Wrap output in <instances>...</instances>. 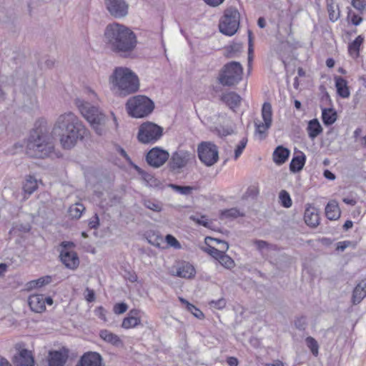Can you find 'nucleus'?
<instances>
[{
    "instance_id": "23",
    "label": "nucleus",
    "mask_w": 366,
    "mask_h": 366,
    "mask_svg": "<svg viewBox=\"0 0 366 366\" xmlns=\"http://www.w3.org/2000/svg\"><path fill=\"white\" fill-rule=\"evenodd\" d=\"M304 219L307 225L312 227H317L320 222V217L317 209L311 205L307 207L305 211Z\"/></svg>"
},
{
    "instance_id": "43",
    "label": "nucleus",
    "mask_w": 366,
    "mask_h": 366,
    "mask_svg": "<svg viewBox=\"0 0 366 366\" xmlns=\"http://www.w3.org/2000/svg\"><path fill=\"white\" fill-rule=\"evenodd\" d=\"M280 202L281 205L285 208H290L292 204V201L290 194L285 191L282 190L279 194Z\"/></svg>"
},
{
    "instance_id": "39",
    "label": "nucleus",
    "mask_w": 366,
    "mask_h": 366,
    "mask_svg": "<svg viewBox=\"0 0 366 366\" xmlns=\"http://www.w3.org/2000/svg\"><path fill=\"white\" fill-rule=\"evenodd\" d=\"M171 187L174 192L179 193L183 195H189L195 190V187L191 186H180L174 184H170Z\"/></svg>"
},
{
    "instance_id": "57",
    "label": "nucleus",
    "mask_w": 366,
    "mask_h": 366,
    "mask_svg": "<svg viewBox=\"0 0 366 366\" xmlns=\"http://www.w3.org/2000/svg\"><path fill=\"white\" fill-rule=\"evenodd\" d=\"M240 49H241V46L239 44L231 45L228 49V51H229L228 56L230 58L234 57V55H232V53L238 52L240 51Z\"/></svg>"
},
{
    "instance_id": "19",
    "label": "nucleus",
    "mask_w": 366,
    "mask_h": 366,
    "mask_svg": "<svg viewBox=\"0 0 366 366\" xmlns=\"http://www.w3.org/2000/svg\"><path fill=\"white\" fill-rule=\"evenodd\" d=\"M15 366H34V360L31 352L26 349L21 350L14 357Z\"/></svg>"
},
{
    "instance_id": "58",
    "label": "nucleus",
    "mask_w": 366,
    "mask_h": 366,
    "mask_svg": "<svg viewBox=\"0 0 366 366\" xmlns=\"http://www.w3.org/2000/svg\"><path fill=\"white\" fill-rule=\"evenodd\" d=\"M99 224V217H98L97 214H95V216L94 217L93 219H92L89 222V226L92 229H96V228H97Z\"/></svg>"
},
{
    "instance_id": "32",
    "label": "nucleus",
    "mask_w": 366,
    "mask_h": 366,
    "mask_svg": "<svg viewBox=\"0 0 366 366\" xmlns=\"http://www.w3.org/2000/svg\"><path fill=\"white\" fill-rule=\"evenodd\" d=\"M305 160L306 157L302 152H300L299 155L295 156L290 164V171L292 172H300L303 168Z\"/></svg>"
},
{
    "instance_id": "45",
    "label": "nucleus",
    "mask_w": 366,
    "mask_h": 366,
    "mask_svg": "<svg viewBox=\"0 0 366 366\" xmlns=\"http://www.w3.org/2000/svg\"><path fill=\"white\" fill-rule=\"evenodd\" d=\"M239 216H243V214L237 208L225 209L221 212L222 219L236 218Z\"/></svg>"
},
{
    "instance_id": "49",
    "label": "nucleus",
    "mask_w": 366,
    "mask_h": 366,
    "mask_svg": "<svg viewBox=\"0 0 366 366\" xmlns=\"http://www.w3.org/2000/svg\"><path fill=\"white\" fill-rule=\"evenodd\" d=\"M226 304V300L224 298H220L217 300H211L209 302V305H210L211 307L217 310L223 309L224 307H225Z\"/></svg>"
},
{
    "instance_id": "52",
    "label": "nucleus",
    "mask_w": 366,
    "mask_h": 366,
    "mask_svg": "<svg viewBox=\"0 0 366 366\" xmlns=\"http://www.w3.org/2000/svg\"><path fill=\"white\" fill-rule=\"evenodd\" d=\"M127 305L126 303H124V302H121V303H117L114 306V313L116 314H123L124 312H125L127 310Z\"/></svg>"
},
{
    "instance_id": "60",
    "label": "nucleus",
    "mask_w": 366,
    "mask_h": 366,
    "mask_svg": "<svg viewBox=\"0 0 366 366\" xmlns=\"http://www.w3.org/2000/svg\"><path fill=\"white\" fill-rule=\"evenodd\" d=\"M227 362L229 366H237L239 363L238 360L234 357H228Z\"/></svg>"
},
{
    "instance_id": "44",
    "label": "nucleus",
    "mask_w": 366,
    "mask_h": 366,
    "mask_svg": "<svg viewBox=\"0 0 366 366\" xmlns=\"http://www.w3.org/2000/svg\"><path fill=\"white\" fill-rule=\"evenodd\" d=\"M180 301L187 305V308L188 311H189L194 317L200 320L204 317L203 312L199 309L196 307L194 305L190 304L183 298H180Z\"/></svg>"
},
{
    "instance_id": "63",
    "label": "nucleus",
    "mask_w": 366,
    "mask_h": 366,
    "mask_svg": "<svg viewBox=\"0 0 366 366\" xmlns=\"http://www.w3.org/2000/svg\"><path fill=\"white\" fill-rule=\"evenodd\" d=\"M264 366H284V365L280 360H276L272 363H266Z\"/></svg>"
},
{
    "instance_id": "56",
    "label": "nucleus",
    "mask_w": 366,
    "mask_h": 366,
    "mask_svg": "<svg viewBox=\"0 0 366 366\" xmlns=\"http://www.w3.org/2000/svg\"><path fill=\"white\" fill-rule=\"evenodd\" d=\"M86 295H85V299L89 302H92L95 300V293L93 290L89 289L87 287L85 290Z\"/></svg>"
},
{
    "instance_id": "15",
    "label": "nucleus",
    "mask_w": 366,
    "mask_h": 366,
    "mask_svg": "<svg viewBox=\"0 0 366 366\" xmlns=\"http://www.w3.org/2000/svg\"><path fill=\"white\" fill-rule=\"evenodd\" d=\"M172 274L182 278L191 279L195 276L196 270L193 265L187 262H182L172 268Z\"/></svg>"
},
{
    "instance_id": "47",
    "label": "nucleus",
    "mask_w": 366,
    "mask_h": 366,
    "mask_svg": "<svg viewBox=\"0 0 366 366\" xmlns=\"http://www.w3.org/2000/svg\"><path fill=\"white\" fill-rule=\"evenodd\" d=\"M247 143V139L246 138H243L237 146V148L234 150V159H237L239 156L242 154L244 149L245 148Z\"/></svg>"
},
{
    "instance_id": "48",
    "label": "nucleus",
    "mask_w": 366,
    "mask_h": 366,
    "mask_svg": "<svg viewBox=\"0 0 366 366\" xmlns=\"http://www.w3.org/2000/svg\"><path fill=\"white\" fill-rule=\"evenodd\" d=\"M166 242L168 245H169L172 247H174V249H180L181 244L179 242V241L172 234H167L165 237Z\"/></svg>"
},
{
    "instance_id": "34",
    "label": "nucleus",
    "mask_w": 366,
    "mask_h": 366,
    "mask_svg": "<svg viewBox=\"0 0 366 366\" xmlns=\"http://www.w3.org/2000/svg\"><path fill=\"white\" fill-rule=\"evenodd\" d=\"M363 37L360 35L349 44L348 52L353 59H356L359 56L360 47L363 43Z\"/></svg>"
},
{
    "instance_id": "5",
    "label": "nucleus",
    "mask_w": 366,
    "mask_h": 366,
    "mask_svg": "<svg viewBox=\"0 0 366 366\" xmlns=\"http://www.w3.org/2000/svg\"><path fill=\"white\" fill-rule=\"evenodd\" d=\"M75 104L96 134L99 136L104 134L106 132L104 128L106 117L100 109L81 99H76Z\"/></svg>"
},
{
    "instance_id": "51",
    "label": "nucleus",
    "mask_w": 366,
    "mask_h": 366,
    "mask_svg": "<svg viewBox=\"0 0 366 366\" xmlns=\"http://www.w3.org/2000/svg\"><path fill=\"white\" fill-rule=\"evenodd\" d=\"M352 6L357 10L362 12L366 6V4L363 0H352Z\"/></svg>"
},
{
    "instance_id": "4",
    "label": "nucleus",
    "mask_w": 366,
    "mask_h": 366,
    "mask_svg": "<svg viewBox=\"0 0 366 366\" xmlns=\"http://www.w3.org/2000/svg\"><path fill=\"white\" fill-rule=\"evenodd\" d=\"M52 138L47 127L39 124L31 131L26 143V153L36 158H45L54 150Z\"/></svg>"
},
{
    "instance_id": "35",
    "label": "nucleus",
    "mask_w": 366,
    "mask_h": 366,
    "mask_svg": "<svg viewBox=\"0 0 366 366\" xmlns=\"http://www.w3.org/2000/svg\"><path fill=\"white\" fill-rule=\"evenodd\" d=\"M322 118L323 123L327 126H330L335 122L337 113L333 109H323Z\"/></svg>"
},
{
    "instance_id": "64",
    "label": "nucleus",
    "mask_w": 366,
    "mask_h": 366,
    "mask_svg": "<svg viewBox=\"0 0 366 366\" xmlns=\"http://www.w3.org/2000/svg\"><path fill=\"white\" fill-rule=\"evenodd\" d=\"M0 366H11V365L5 357L0 356Z\"/></svg>"
},
{
    "instance_id": "31",
    "label": "nucleus",
    "mask_w": 366,
    "mask_h": 366,
    "mask_svg": "<svg viewBox=\"0 0 366 366\" xmlns=\"http://www.w3.org/2000/svg\"><path fill=\"white\" fill-rule=\"evenodd\" d=\"M326 3L329 19L331 21L335 22L340 17L339 6L335 3L334 0H326Z\"/></svg>"
},
{
    "instance_id": "13",
    "label": "nucleus",
    "mask_w": 366,
    "mask_h": 366,
    "mask_svg": "<svg viewBox=\"0 0 366 366\" xmlns=\"http://www.w3.org/2000/svg\"><path fill=\"white\" fill-rule=\"evenodd\" d=\"M192 157L193 155L188 151L178 150L174 152L169 162L170 169L179 172L187 166Z\"/></svg>"
},
{
    "instance_id": "6",
    "label": "nucleus",
    "mask_w": 366,
    "mask_h": 366,
    "mask_svg": "<svg viewBox=\"0 0 366 366\" xmlns=\"http://www.w3.org/2000/svg\"><path fill=\"white\" fill-rule=\"evenodd\" d=\"M154 108L153 102L146 96L137 95L129 98L126 109L129 116L143 118L152 113Z\"/></svg>"
},
{
    "instance_id": "22",
    "label": "nucleus",
    "mask_w": 366,
    "mask_h": 366,
    "mask_svg": "<svg viewBox=\"0 0 366 366\" xmlns=\"http://www.w3.org/2000/svg\"><path fill=\"white\" fill-rule=\"evenodd\" d=\"M366 297V279L362 280L354 288L352 295V303L360 304Z\"/></svg>"
},
{
    "instance_id": "29",
    "label": "nucleus",
    "mask_w": 366,
    "mask_h": 366,
    "mask_svg": "<svg viewBox=\"0 0 366 366\" xmlns=\"http://www.w3.org/2000/svg\"><path fill=\"white\" fill-rule=\"evenodd\" d=\"M340 210L336 201H330L325 207V215L330 220H336L340 217Z\"/></svg>"
},
{
    "instance_id": "3",
    "label": "nucleus",
    "mask_w": 366,
    "mask_h": 366,
    "mask_svg": "<svg viewBox=\"0 0 366 366\" xmlns=\"http://www.w3.org/2000/svg\"><path fill=\"white\" fill-rule=\"evenodd\" d=\"M112 92L118 97H124L139 90V81L137 75L130 69L116 67L109 78Z\"/></svg>"
},
{
    "instance_id": "20",
    "label": "nucleus",
    "mask_w": 366,
    "mask_h": 366,
    "mask_svg": "<svg viewBox=\"0 0 366 366\" xmlns=\"http://www.w3.org/2000/svg\"><path fill=\"white\" fill-rule=\"evenodd\" d=\"M140 312L137 310H132L129 311L127 317L124 318L122 327L128 330L137 327L141 324V319L139 315Z\"/></svg>"
},
{
    "instance_id": "50",
    "label": "nucleus",
    "mask_w": 366,
    "mask_h": 366,
    "mask_svg": "<svg viewBox=\"0 0 366 366\" xmlns=\"http://www.w3.org/2000/svg\"><path fill=\"white\" fill-rule=\"evenodd\" d=\"M347 17L350 18L352 24L355 26L360 25L363 21V19L361 16L355 13H352L351 11L348 12Z\"/></svg>"
},
{
    "instance_id": "46",
    "label": "nucleus",
    "mask_w": 366,
    "mask_h": 366,
    "mask_svg": "<svg viewBox=\"0 0 366 366\" xmlns=\"http://www.w3.org/2000/svg\"><path fill=\"white\" fill-rule=\"evenodd\" d=\"M189 219L199 225H202L205 227H208L209 222L207 217L205 215H191Z\"/></svg>"
},
{
    "instance_id": "27",
    "label": "nucleus",
    "mask_w": 366,
    "mask_h": 366,
    "mask_svg": "<svg viewBox=\"0 0 366 366\" xmlns=\"http://www.w3.org/2000/svg\"><path fill=\"white\" fill-rule=\"evenodd\" d=\"M335 86L339 96L342 98H348L350 95L347 81L342 76H335Z\"/></svg>"
},
{
    "instance_id": "59",
    "label": "nucleus",
    "mask_w": 366,
    "mask_h": 366,
    "mask_svg": "<svg viewBox=\"0 0 366 366\" xmlns=\"http://www.w3.org/2000/svg\"><path fill=\"white\" fill-rule=\"evenodd\" d=\"M204 2L211 6H217L222 4L224 0H204Z\"/></svg>"
},
{
    "instance_id": "18",
    "label": "nucleus",
    "mask_w": 366,
    "mask_h": 366,
    "mask_svg": "<svg viewBox=\"0 0 366 366\" xmlns=\"http://www.w3.org/2000/svg\"><path fill=\"white\" fill-rule=\"evenodd\" d=\"M67 358L68 353L66 350L50 351L48 357L49 366H64Z\"/></svg>"
},
{
    "instance_id": "42",
    "label": "nucleus",
    "mask_w": 366,
    "mask_h": 366,
    "mask_svg": "<svg viewBox=\"0 0 366 366\" xmlns=\"http://www.w3.org/2000/svg\"><path fill=\"white\" fill-rule=\"evenodd\" d=\"M305 342L312 355L317 357L319 353V345L317 340L312 337H307L305 339Z\"/></svg>"
},
{
    "instance_id": "8",
    "label": "nucleus",
    "mask_w": 366,
    "mask_h": 366,
    "mask_svg": "<svg viewBox=\"0 0 366 366\" xmlns=\"http://www.w3.org/2000/svg\"><path fill=\"white\" fill-rule=\"evenodd\" d=\"M239 18L240 14L236 8L229 7L225 9L219 21V31L227 36L234 35L239 29Z\"/></svg>"
},
{
    "instance_id": "24",
    "label": "nucleus",
    "mask_w": 366,
    "mask_h": 366,
    "mask_svg": "<svg viewBox=\"0 0 366 366\" xmlns=\"http://www.w3.org/2000/svg\"><path fill=\"white\" fill-rule=\"evenodd\" d=\"M99 337L106 342L117 347H123L124 342L120 339V337L116 334L107 330H102L99 332Z\"/></svg>"
},
{
    "instance_id": "53",
    "label": "nucleus",
    "mask_w": 366,
    "mask_h": 366,
    "mask_svg": "<svg viewBox=\"0 0 366 366\" xmlns=\"http://www.w3.org/2000/svg\"><path fill=\"white\" fill-rule=\"evenodd\" d=\"M254 244L256 246L257 249L260 252H262V251L264 249H268L269 247V244L264 240H259L256 239L254 241Z\"/></svg>"
},
{
    "instance_id": "21",
    "label": "nucleus",
    "mask_w": 366,
    "mask_h": 366,
    "mask_svg": "<svg viewBox=\"0 0 366 366\" xmlns=\"http://www.w3.org/2000/svg\"><path fill=\"white\" fill-rule=\"evenodd\" d=\"M31 310L35 312L41 313L46 310L44 295H31L28 300Z\"/></svg>"
},
{
    "instance_id": "1",
    "label": "nucleus",
    "mask_w": 366,
    "mask_h": 366,
    "mask_svg": "<svg viewBox=\"0 0 366 366\" xmlns=\"http://www.w3.org/2000/svg\"><path fill=\"white\" fill-rule=\"evenodd\" d=\"M104 41L114 53L129 57L137 45V37L129 27L119 23L109 24L104 31Z\"/></svg>"
},
{
    "instance_id": "14",
    "label": "nucleus",
    "mask_w": 366,
    "mask_h": 366,
    "mask_svg": "<svg viewBox=\"0 0 366 366\" xmlns=\"http://www.w3.org/2000/svg\"><path fill=\"white\" fill-rule=\"evenodd\" d=\"M105 4L110 14L116 18L124 17L128 13V5L124 0H105Z\"/></svg>"
},
{
    "instance_id": "30",
    "label": "nucleus",
    "mask_w": 366,
    "mask_h": 366,
    "mask_svg": "<svg viewBox=\"0 0 366 366\" xmlns=\"http://www.w3.org/2000/svg\"><path fill=\"white\" fill-rule=\"evenodd\" d=\"M135 169L137 173L141 175L142 179L146 182L147 186L156 187L159 185V181L152 174L147 172L138 166H135Z\"/></svg>"
},
{
    "instance_id": "54",
    "label": "nucleus",
    "mask_w": 366,
    "mask_h": 366,
    "mask_svg": "<svg viewBox=\"0 0 366 366\" xmlns=\"http://www.w3.org/2000/svg\"><path fill=\"white\" fill-rule=\"evenodd\" d=\"M295 327L300 330H303L305 329V327L307 325V321L306 318L304 317H301L298 319H297L295 322Z\"/></svg>"
},
{
    "instance_id": "25",
    "label": "nucleus",
    "mask_w": 366,
    "mask_h": 366,
    "mask_svg": "<svg viewBox=\"0 0 366 366\" xmlns=\"http://www.w3.org/2000/svg\"><path fill=\"white\" fill-rule=\"evenodd\" d=\"M210 239L216 242L217 243H222V246L221 247V249H216L214 247L208 246L206 247L204 251L212 256L216 260H218L219 257L223 253V252H227L229 249V244L222 239L217 238H209Z\"/></svg>"
},
{
    "instance_id": "28",
    "label": "nucleus",
    "mask_w": 366,
    "mask_h": 366,
    "mask_svg": "<svg viewBox=\"0 0 366 366\" xmlns=\"http://www.w3.org/2000/svg\"><path fill=\"white\" fill-rule=\"evenodd\" d=\"M290 153L288 149L278 146L273 152V160L279 165L282 164L287 160Z\"/></svg>"
},
{
    "instance_id": "17",
    "label": "nucleus",
    "mask_w": 366,
    "mask_h": 366,
    "mask_svg": "<svg viewBox=\"0 0 366 366\" xmlns=\"http://www.w3.org/2000/svg\"><path fill=\"white\" fill-rule=\"evenodd\" d=\"M76 366H103L102 356L94 352L85 353Z\"/></svg>"
},
{
    "instance_id": "7",
    "label": "nucleus",
    "mask_w": 366,
    "mask_h": 366,
    "mask_svg": "<svg viewBox=\"0 0 366 366\" xmlns=\"http://www.w3.org/2000/svg\"><path fill=\"white\" fill-rule=\"evenodd\" d=\"M243 68L238 61L226 64L219 71L218 81L222 86H232L237 84L242 79Z\"/></svg>"
},
{
    "instance_id": "36",
    "label": "nucleus",
    "mask_w": 366,
    "mask_h": 366,
    "mask_svg": "<svg viewBox=\"0 0 366 366\" xmlns=\"http://www.w3.org/2000/svg\"><path fill=\"white\" fill-rule=\"evenodd\" d=\"M143 205L154 212H159L162 210V204L156 199H144L142 201Z\"/></svg>"
},
{
    "instance_id": "9",
    "label": "nucleus",
    "mask_w": 366,
    "mask_h": 366,
    "mask_svg": "<svg viewBox=\"0 0 366 366\" xmlns=\"http://www.w3.org/2000/svg\"><path fill=\"white\" fill-rule=\"evenodd\" d=\"M163 129L157 124L147 122L143 123L139 129L138 139L139 142L147 144L157 142L162 136Z\"/></svg>"
},
{
    "instance_id": "33",
    "label": "nucleus",
    "mask_w": 366,
    "mask_h": 366,
    "mask_svg": "<svg viewBox=\"0 0 366 366\" xmlns=\"http://www.w3.org/2000/svg\"><path fill=\"white\" fill-rule=\"evenodd\" d=\"M307 130L310 138L314 139L322 132V128L318 120L314 119L309 122Z\"/></svg>"
},
{
    "instance_id": "62",
    "label": "nucleus",
    "mask_w": 366,
    "mask_h": 366,
    "mask_svg": "<svg viewBox=\"0 0 366 366\" xmlns=\"http://www.w3.org/2000/svg\"><path fill=\"white\" fill-rule=\"evenodd\" d=\"M61 245L63 247L62 249L68 250H69L70 248L74 247V244L71 242H63Z\"/></svg>"
},
{
    "instance_id": "10",
    "label": "nucleus",
    "mask_w": 366,
    "mask_h": 366,
    "mask_svg": "<svg viewBox=\"0 0 366 366\" xmlns=\"http://www.w3.org/2000/svg\"><path fill=\"white\" fill-rule=\"evenodd\" d=\"M197 152L200 161L207 167L214 165L219 159L217 147L210 142L200 143L198 145Z\"/></svg>"
},
{
    "instance_id": "61",
    "label": "nucleus",
    "mask_w": 366,
    "mask_h": 366,
    "mask_svg": "<svg viewBox=\"0 0 366 366\" xmlns=\"http://www.w3.org/2000/svg\"><path fill=\"white\" fill-rule=\"evenodd\" d=\"M324 177L330 180H334L335 179V175L332 172L327 169L325 170Z\"/></svg>"
},
{
    "instance_id": "40",
    "label": "nucleus",
    "mask_w": 366,
    "mask_h": 366,
    "mask_svg": "<svg viewBox=\"0 0 366 366\" xmlns=\"http://www.w3.org/2000/svg\"><path fill=\"white\" fill-rule=\"evenodd\" d=\"M217 261L226 269H232L235 265L234 260L229 256L226 254V252H223L221 256L219 257Z\"/></svg>"
},
{
    "instance_id": "11",
    "label": "nucleus",
    "mask_w": 366,
    "mask_h": 366,
    "mask_svg": "<svg viewBox=\"0 0 366 366\" xmlns=\"http://www.w3.org/2000/svg\"><path fill=\"white\" fill-rule=\"evenodd\" d=\"M262 118L263 122L254 121L255 133L259 135L260 139L264 137L267 131L270 128L272 122V105L269 102H264L262 107Z\"/></svg>"
},
{
    "instance_id": "38",
    "label": "nucleus",
    "mask_w": 366,
    "mask_h": 366,
    "mask_svg": "<svg viewBox=\"0 0 366 366\" xmlns=\"http://www.w3.org/2000/svg\"><path fill=\"white\" fill-rule=\"evenodd\" d=\"M51 282V276H44L41 277L37 280H32L29 282V287L30 288H39L41 287L44 285H46L49 284Z\"/></svg>"
},
{
    "instance_id": "16",
    "label": "nucleus",
    "mask_w": 366,
    "mask_h": 366,
    "mask_svg": "<svg viewBox=\"0 0 366 366\" xmlns=\"http://www.w3.org/2000/svg\"><path fill=\"white\" fill-rule=\"evenodd\" d=\"M60 259L62 263L71 269H76L79 264L78 255L73 250L61 249Z\"/></svg>"
},
{
    "instance_id": "41",
    "label": "nucleus",
    "mask_w": 366,
    "mask_h": 366,
    "mask_svg": "<svg viewBox=\"0 0 366 366\" xmlns=\"http://www.w3.org/2000/svg\"><path fill=\"white\" fill-rule=\"evenodd\" d=\"M84 210V207L81 204H76L72 205L69 209V213L71 218L79 219L82 214V212Z\"/></svg>"
},
{
    "instance_id": "55",
    "label": "nucleus",
    "mask_w": 366,
    "mask_h": 366,
    "mask_svg": "<svg viewBox=\"0 0 366 366\" xmlns=\"http://www.w3.org/2000/svg\"><path fill=\"white\" fill-rule=\"evenodd\" d=\"M252 53H253V45L252 43L251 39V32L249 33V48H248V66H251L252 61Z\"/></svg>"
},
{
    "instance_id": "12",
    "label": "nucleus",
    "mask_w": 366,
    "mask_h": 366,
    "mask_svg": "<svg viewBox=\"0 0 366 366\" xmlns=\"http://www.w3.org/2000/svg\"><path fill=\"white\" fill-rule=\"evenodd\" d=\"M167 151L159 147H154L146 155V161L148 164L154 168L162 167L169 159Z\"/></svg>"
},
{
    "instance_id": "26",
    "label": "nucleus",
    "mask_w": 366,
    "mask_h": 366,
    "mask_svg": "<svg viewBox=\"0 0 366 366\" xmlns=\"http://www.w3.org/2000/svg\"><path fill=\"white\" fill-rule=\"evenodd\" d=\"M221 99L231 109L237 107L241 102V97L234 92H229L222 95Z\"/></svg>"
},
{
    "instance_id": "2",
    "label": "nucleus",
    "mask_w": 366,
    "mask_h": 366,
    "mask_svg": "<svg viewBox=\"0 0 366 366\" xmlns=\"http://www.w3.org/2000/svg\"><path fill=\"white\" fill-rule=\"evenodd\" d=\"M52 132L59 135L60 143L65 149L73 148L79 141H82L89 134L83 122L71 112L57 117Z\"/></svg>"
},
{
    "instance_id": "37",
    "label": "nucleus",
    "mask_w": 366,
    "mask_h": 366,
    "mask_svg": "<svg viewBox=\"0 0 366 366\" xmlns=\"http://www.w3.org/2000/svg\"><path fill=\"white\" fill-rule=\"evenodd\" d=\"M23 189L25 193L31 194L37 189L36 180L33 177L29 176L26 179Z\"/></svg>"
}]
</instances>
